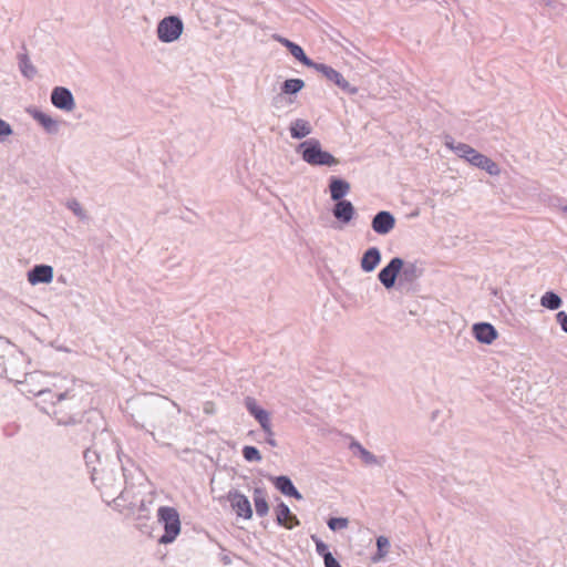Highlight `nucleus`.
Wrapping results in <instances>:
<instances>
[{
	"instance_id": "obj_6",
	"label": "nucleus",
	"mask_w": 567,
	"mask_h": 567,
	"mask_svg": "<svg viewBox=\"0 0 567 567\" xmlns=\"http://www.w3.org/2000/svg\"><path fill=\"white\" fill-rule=\"evenodd\" d=\"M51 103L54 107L71 112L75 107V101L72 92L64 86H55L51 92Z\"/></svg>"
},
{
	"instance_id": "obj_30",
	"label": "nucleus",
	"mask_w": 567,
	"mask_h": 567,
	"mask_svg": "<svg viewBox=\"0 0 567 567\" xmlns=\"http://www.w3.org/2000/svg\"><path fill=\"white\" fill-rule=\"evenodd\" d=\"M243 455L245 460L248 462H258L261 460V455L255 446H245L243 449Z\"/></svg>"
},
{
	"instance_id": "obj_1",
	"label": "nucleus",
	"mask_w": 567,
	"mask_h": 567,
	"mask_svg": "<svg viewBox=\"0 0 567 567\" xmlns=\"http://www.w3.org/2000/svg\"><path fill=\"white\" fill-rule=\"evenodd\" d=\"M31 392L41 398L43 402L50 401L52 403L51 411L45 410V412L52 414L59 424H74L80 420L84 405L75 389H70L58 394L49 389H40Z\"/></svg>"
},
{
	"instance_id": "obj_25",
	"label": "nucleus",
	"mask_w": 567,
	"mask_h": 567,
	"mask_svg": "<svg viewBox=\"0 0 567 567\" xmlns=\"http://www.w3.org/2000/svg\"><path fill=\"white\" fill-rule=\"evenodd\" d=\"M540 303L545 308H548L550 310H556L560 307L561 299L556 293L549 291V292H546L542 297Z\"/></svg>"
},
{
	"instance_id": "obj_17",
	"label": "nucleus",
	"mask_w": 567,
	"mask_h": 567,
	"mask_svg": "<svg viewBox=\"0 0 567 567\" xmlns=\"http://www.w3.org/2000/svg\"><path fill=\"white\" fill-rule=\"evenodd\" d=\"M470 163L481 169L486 171L491 175H498L501 172L498 165L495 162L478 152H476Z\"/></svg>"
},
{
	"instance_id": "obj_29",
	"label": "nucleus",
	"mask_w": 567,
	"mask_h": 567,
	"mask_svg": "<svg viewBox=\"0 0 567 567\" xmlns=\"http://www.w3.org/2000/svg\"><path fill=\"white\" fill-rule=\"evenodd\" d=\"M255 417L260 423L262 430L267 434L272 435L269 414L265 410H262L261 412H258V414Z\"/></svg>"
},
{
	"instance_id": "obj_20",
	"label": "nucleus",
	"mask_w": 567,
	"mask_h": 567,
	"mask_svg": "<svg viewBox=\"0 0 567 567\" xmlns=\"http://www.w3.org/2000/svg\"><path fill=\"white\" fill-rule=\"evenodd\" d=\"M32 117L37 122H39L48 133L54 134L58 132V130H59L58 122L55 120H53L50 115H48L39 110H34L32 112Z\"/></svg>"
},
{
	"instance_id": "obj_40",
	"label": "nucleus",
	"mask_w": 567,
	"mask_h": 567,
	"mask_svg": "<svg viewBox=\"0 0 567 567\" xmlns=\"http://www.w3.org/2000/svg\"><path fill=\"white\" fill-rule=\"evenodd\" d=\"M34 378H35L34 374H30L28 380L32 381Z\"/></svg>"
},
{
	"instance_id": "obj_24",
	"label": "nucleus",
	"mask_w": 567,
	"mask_h": 567,
	"mask_svg": "<svg viewBox=\"0 0 567 567\" xmlns=\"http://www.w3.org/2000/svg\"><path fill=\"white\" fill-rule=\"evenodd\" d=\"M446 146L450 147L451 150L455 151L460 157H463L468 162H471V159H473L474 155L477 152L473 147H471L470 145L464 144V143H458L457 145H454L451 142H446Z\"/></svg>"
},
{
	"instance_id": "obj_26",
	"label": "nucleus",
	"mask_w": 567,
	"mask_h": 567,
	"mask_svg": "<svg viewBox=\"0 0 567 567\" xmlns=\"http://www.w3.org/2000/svg\"><path fill=\"white\" fill-rule=\"evenodd\" d=\"M305 86V82L301 79H289L285 81L282 85V92L285 94H296Z\"/></svg>"
},
{
	"instance_id": "obj_8",
	"label": "nucleus",
	"mask_w": 567,
	"mask_h": 567,
	"mask_svg": "<svg viewBox=\"0 0 567 567\" xmlns=\"http://www.w3.org/2000/svg\"><path fill=\"white\" fill-rule=\"evenodd\" d=\"M403 267L401 258H393L380 272L379 280L385 288H392L395 279Z\"/></svg>"
},
{
	"instance_id": "obj_14",
	"label": "nucleus",
	"mask_w": 567,
	"mask_h": 567,
	"mask_svg": "<svg viewBox=\"0 0 567 567\" xmlns=\"http://www.w3.org/2000/svg\"><path fill=\"white\" fill-rule=\"evenodd\" d=\"M276 515L278 524L285 526L288 529H291L299 524L296 515H293L289 507L284 503L277 506Z\"/></svg>"
},
{
	"instance_id": "obj_18",
	"label": "nucleus",
	"mask_w": 567,
	"mask_h": 567,
	"mask_svg": "<svg viewBox=\"0 0 567 567\" xmlns=\"http://www.w3.org/2000/svg\"><path fill=\"white\" fill-rule=\"evenodd\" d=\"M333 215L337 219L349 223L354 215V207L349 200L337 202L333 208Z\"/></svg>"
},
{
	"instance_id": "obj_31",
	"label": "nucleus",
	"mask_w": 567,
	"mask_h": 567,
	"mask_svg": "<svg viewBox=\"0 0 567 567\" xmlns=\"http://www.w3.org/2000/svg\"><path fill=\"white\" fill-rule=\"evenodd\" d=\"M66 206L80 219H85L86 218V214H85L84 209L82 208L81 204L78 200H75V199L69 200Z\"/></svg>"
},
{
	"instance_id": "obj_35",
	"label": "nucleus",
	"mask_w": 567,
	"mask_h": 567,
	"mask_svg": "<svg viewBox=\"0 0 567 567\" xmlns=\"http://www.w3.org/2000/svg\"><path fill=\"white\" fill-rule=\"evenodd\" d=\"M12 134V128L9 123L0 118V137L9 136Z\"/></svg>"
},
{
	"instance_id": "obj_7",
	"label": "nucleus",
	"mask_w": 567,
	"mask_h": 567,
	"mask_svg": "<svg viewBox=\"0 0 567 567\" xmlns=\"http://www.w3.org/2000/svg\"><path fill=\"white\" fill-rule=\"evenodd\" d=\"M227 498L238 517L247 520L252 517V508L247 496L239 492H229Z\"/></svg>"
},
{
	"instance_id": "obj_34",
	"label": "nucleus",
	"mask_w": 567,
	"mask_h": 567,
	"mask_svg": "<svg viewBox=\"0 0 567 567\" xmlns=\"http://www.w3.org/2000/svg\"><path fill=\"white\" fill-rule=\"evenodd\" d=\"M358 449L360 451V455L362 457V460L367 463V464H372L375 462V457L369 452L367 451L365 449H363L362 446L358 445Z\"/></svg>"
},
{
	"instance_id": "obj_3",
	"label": "nucleus",
	"mask_w": 567,
	"mask_h": 567,
	"mask_svg": "<svg viewBox=\"0 0 567 567\" xmlns=\"http://www.w3.org/2000/svg\"><path fill=\"white\" fill-rule=\"evenodd\" d=\"M158 520L164 524L165 533L159 543L169 544L181 533V520L177 511L174 507L162 506L157 511Z\"/></svg>"
},
{
	"instance_id": "obj_11",
	"label": "nucleus",
	"mask_w": 567,
	"mask_h": 567,
	"mask_svg": "<svg viewBox=\"0 0 567 567\" xmlns=\"http://www.w3.org/2000/svg\"><path fill=\"white\" fill-rule=\"evenodd\" d=\"M274 39L276 41H278L279 43H281L282 45H285L290 51V53L293 55V58H296L298 61H300L303 65L309 66V68H313L316 65V63L313 61H311L306 55L305 51L302 50V48L300 45L291 42L290 40H288L286 38H282L280 35H274Z\"/></svg>"
},
{
	"instance_id": "obj_39",
	"label": "nucleus",
	"mask_w": 567,
	"mask_h": 567,
	"mask_svg": "<svg viewBox=\"0 0 567 567\" xmlns=\"http://www.w3.org/2000/svg\"><path fill=\"white\" fill-rule=\"evenodd\" d=\"M272 436H274V434H272V435L267 434V441H268V443H269L270 445L275 446V445H276V442H275V440H274V437H272Z\"/></svg>"
},
{
	"instance_id": "obj_12",
	"label": "nucleus",
	"mask_w": 567,
	"mask_h": 567,
	"mask_svg": "<svg viewBox=\"0 0 567 567\" xmlns=\"http://www.w3.org/2000/svg\"><path fill=\"white\" fill-rule=\"evenodd\" d=\"M395 225L394 217L389 212L378 213L372 220V228L380 235L390 233Z\"/></svg>"
},
{
	"instance_id": "obj_13",
	"label": "nucleus",
	"mask_w": 567,
	"mask_h": 567,
	"mask_svg": "<svg viewBox=\"0 0 567 567\" xmlns=\"http://www.w3.org/2000/svg\"><path fill=\"white\" fill-rule=\"evenodd\" d=\"M473 334L477 341L486 344H491L497 338L496 329L486 322L474 324Z\"/></svg>"
},
{
	"instance_id": "obj_15",
	"label": "nucleus",
	"mask_w": 567,
	"mask_h": 567,
	"mask_svg": "<svg viewBox=\"0 0 567 567\" xmlns=\"http://www.w3.org/2000/svg\"><path fill=\"white\" fill-rule=\"evenodd\" d=\"M330 195L336 202L343 200L342 198L349 193L350 184L343 179L331 177L330 178Z\"/></svg>"
},
{
	"instance_id": "obj_16",
	"label": "nucleus",
	"mask_w": 567,
	"mask_h": 567,
	"mask_svg": "<svg viewBox=\"0 0 567 567\" xmlns=\"http://www.w3.org/2000/svg\"><path fill=\"white\" fill-rule=\"evenodd\" d=\"M380 260V250L377 247L369 248L362 256L361 268L365 272H371L377 268Z\"/></svg>"
},
{
	"instance_id": "obj_23",
	"label": "nucleus",
	"mask_w": 567,
	"mask_h": 567,
	"mask_svg": "<svg viewBox=\"0 0 567 567\" xmlns=\"http://www.w3.org/2000/svg\"><path fill=\"white\" fill-rule=\"evenodd\" d=\"M276 487L285 495L292 496L297 499L301 498L300 493L292 485L291 481L286 476H279L275 480Z\"/></svg>"
},
{
	"instance_id": "obj_2",
	"label": "nucleus",
	"mask_w": 567,
	"mask_h": 567,
	"mask_svg": "<svg viewBox=\"0 0 567 567\" xmlns=\"http://www.w3.org/2000/svg\"><path fill=\"white\" fill-rule=\"evenodd\" d=\"M299 148L301 150L302 159L310 165L333 166L339 164L338 158L321 148L318 140L306 141L300 144Z\"/></svg>"
},
{
	"instance_id": "obj_5",
	"label": "nucleus",
	"mask_w": 567,
	"mask_h": 567,
	"mask_svg": "<svg viewBox=\"0 0 567 567\" xmlns=\"http://www.w3.org/2000/svg\"><path fill=\"white\" fill-rule=\"evenodd\" d=\"M184 25L179 18L175 16H171L164 18L157 25V37L162 42H173L177 40L182 32Z\"/></svg>"
},
{
	"instance_id": "obj_19",
	"label": "nucleus",
	"mask_w": 567,
	"mask_h": 567,
	"mask_svg": "<svg viewBox=\"0 0 567 567\" xmlns=\"http://www.w3.org/2000/svg\"><path fill=\"white\" fill-rule=\"evenodd\" d=\"M252 498L257 515L260 517L266 516L269 512L266 491L264 488H255Z\"/></svg>"
},
{
	"instance_id": "obj_36",
	"label": "nucleus",
	"mask_w": 567,
	"mask_h": 567,
	"mask_svg": "<svg viewBox=\"0 0 567 567\" xmlns=\"http://www.w3.org/2000/svg\"><path fill=\"white\" fill-rule=\"evenodd\" d=\"M557 321L559 322L561 329L567 332V313L564 311H560L556 316Z\"/></svg>"
},
{
	"instance_id": "obj_10",
	"label": "nucleus",
	"mask_w": 567,
	"mask_h": 567,
	"mask_svg": "<svg viewBox=\"0 0 567 567\" xmlns=\"http://www.w3.org/2000/svg\"><path fill=\"white\" fill-rule=\"evenodd\" d=\"M313 69L320 72L327 80L338 85L340 89L349 90V82L343 78V75L340 72H338L333 68L322 63H316Z\"/></svg>"
},
{
	"instance_id": "obj_4",
	"label": "nucleus",
	"mask_w": 567,
	"mask_h": 567,
	"mask_svg": "<svg viewBox=\"0 0 567 567\" xmlns=\"http://www.w3.org/2000/svg\"><path fill=\"white\" fill-rule=\"evenodd\" d=\"M102 455L103 451L97 450L96 445L86 449L84 452V460L91 474V482L99 491L104 486L105 466Z\"/></svg>"
},
{
	"instance_id": "obj_32",
	"label": "nucleus",
	"mask_w": 567,
	"mask_h": 567,
	"mask_svg": "<svg viewBox=\"0 0 567 567\" xmlns=\"http://www.w3.org/2000/svg\"><path fill=\"white\" fill-rule=\"evenodd\" d=\"M348 524H349V520L347 518H341V517L340 518H330L328 522V526L332 530L343 529V528L348 527Z\"/></svg>"
},
{
	"instance_id": "obj_38",
	"label": "nucleus",
	"mask_w": 567,
	"mask_h": 567,
	"mask_svg": "<svg viewBox=\"0 0 567 567\" xmlns=\"http://www.w3.org/2000/svg\"><path fill=\"white\" fill-rule=\"evenodd\" d=\"M204 410H205L206 413H212L213 410H214V404L212 402H207L205 404V409Z\"/></svg>"
},
{
	"instance_id": "obj_9",
	"label": "nucleus",
	"mask_w": 567,
	"mask_h": 567,
	"mask_svg": "<svg viewBox=\"0 0 567 567\" xmlns=\"http://www.w3.org/2000/svg\"><path fill=\"white\" fill-rule=\"evenodd\" d=\"M53 267L49 265H35L28 271V281L35 286L50 284L53 280Z\"/></svg>"
},
{
	"instance_id": "obj_22",
	"label": "nucleus",
	"mask_w": 567,
	"mask_h": 567,
	"mask_svg": "<svg viewBox=\"0 0 567 567\" xmlns=\"http://www.w3.org/2000/svg\"><path fill=\"white\" fill-rule=\"evenodd\" d=\"M312 131L310 123L306 120L298 118L290 125V134L293 138H302L308 136Z\"/></svg>"
},
{
	"instance_id": "obj_27",
	"label": "nucleus",
	"mask_w": 567,
	"mask_h": 567,
	"mask_svg": "<svg viewBox=\"0 0 567 567\" xmlns=\"http://www.w3.org/2000/svg\"><path fill=\"white\" fill-rule=\"evenodd\" d=\"M377 547H378V551H377L375 556L373 557V561H379L385 557V555L389 550V547H390L389 539L384 536H379L377 538Z\"/></svg>"
},
{
	"instance_id": "obj_28",
	"label": "nucleus",
	"mask_w": 567,
	"mask_h": 567,
	"mask_svg": "<svg viewBox=\"0 0 567 567\" xmlns=\"http://www.w3.org/2000/svg\"><path fill=\"white\" fill-rule=\"evenodd\" d=\"M11 350V343L4 337H0V373L4 372V358Z\"/></svg>"
},
{
	"instance_id": "obj_21",
	"label": "nucleus",
	"mask_w": 567,
	"mask_h": 567,
	"mask_svg": "<svg viewBox=\"0 0 567 567\" xmlns=\"http://www.w3.org/2000/svg\"><path fill=\"white\" fill-rule=\"evenodd\" d=\"M18 64L20 72L28 80H32L37 75V68L32 64L27 53H21L18 55Z\"/></svg>"
},
{
	"instance_id": "obj_37",
	"label": "nucleus",
	"mask_w": 567,
	"mask_h": 567,
	"mask_svg": "<svg viewBox=\"0 0 567 567\" xmlns=\"http://www.w3.org/2000/svg\"><path fill=\"white\" fill-rule=\"evenodd\" d=\"M316 547H317V551H318L320 555H322L323 557H324V555H326V554H330V553L328 551V547H327V545H324V544H323V543H321V542H318Z\"/></svg>"
},
{
	"instance_id": "obj_33",
	"label": "nucleus",
	"mask_w": 567,
	"mask_h": 567,
	"mask_svg": "<svg viewBox=\"0 0 567 567\" xmlns=\"http://www.w3.org/2000/svg\"><path fill=\"white\" fill-rule=\"evenodd\" d=\"M245 404H246L247 410L254 416H256L258 414V412L262 411V409L257 405L256 401L252 398H247L245 401Z\"/></svg>"
}]
</instances>
